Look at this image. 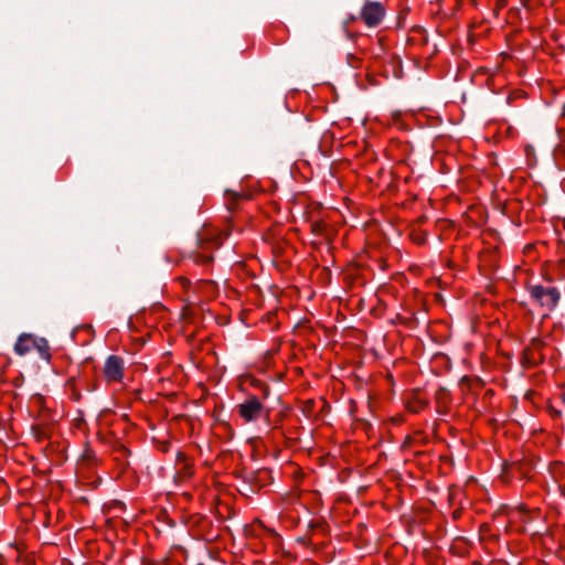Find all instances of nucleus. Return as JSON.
I'll return each instance as SVG.
<instances>
[{"mask_svg": "<svg viewBox=\"0 0 565 565\" xmlns=\"http://www.w3.org/2000/svg\"><path fill=\"white\" fill-rule=\"evenodd\" d=\"M73 398H74V401H78L81 398V395L76 393V394H74Z\"/></svg>", "mask_w": 565, "mask_h": 565, "instance_id": "2eb2a0df", "label": "nucleus"}, {"mask_svg": "<svg viewBox=\"0 0 565 565\" xmlns=\"http://www.w3.org/2000/svg\"><path fill=\"white\" fill-rule=\"evenodd\" d=\"M103 374L108 383H119L124 379L125 362L118 355H109L104 364Z\"/></svg>", "mask_w": 565, "mask_h": 565, "instance_id": "423d86ee", "label": "nucleus"}, {"mask_svg": "<svg viewBox=\"0 0 565 565\" xmlns=\"http://www.w3.org/2000/svg\"><path fill=\"white\" fill-rule=\"evenodd\" d=\"M530 299L541 308L544 316L555 310L561 300V291L555 286H543L541 284H529L525 287Z\"/></svg>", "mask_w": 565, "mask_h": 565, "instance_id": "f03ea898", "label": "nucleus"}, {"mask_svg": "<svg viewBox=\"0 0 565 565\" xmlns=\"http://www.w3.org/2000/svg\"><path fill=\"white\" fill-rule=\"evenodd\" d=\"M194 473V462L185 452L179 451L175 458V478L180 481L190 479Z\"/></svg>", "mask_w": 565, "mask_h": 565, "instance_id": "0eeeda50", "label": "nucleus"}, {"mask_svg": "<svg viewBox=\"0 0 565 565\" xmlns=\"http://www.w3.org/2000/svg\"><path fill=\"white\" fill-rule=\"evenodd\" d=\"M228 235V231L204 226L199 233L198 250L191 254L190 259L196 265L206 266L212 264L214 259L213 252L222 245Z\"/></svg>", "mask_w": 565, "mask_h": 565, "instance_id": "f257e3e1", "label": "nucleus"}, {"mask_svg": "<svg viewBox=\"0 0 565 565\" xmlns=\"http://www.w3.org/2000/svg\"><path fill=\"white\" fill-rule=\"evenodd\" d=\"M412 437L407 436L403 443V447L406 448L411 445Z\"/></svg>", "mask_w": 565, "mask_h": 565, "instance_id": "f8f14e48", "label": "nucleus"}, {"mask_svg": "<svg viewBox=\"0 0 565 565\" xmlns=\"http://www.w3.org/2000/svg\"><path fill=\"white\" fill-rule=\"evenodd\" d=\"M547 412L553 418H558L562 416L561 411L554 407L553 405H547Z\"/></svg>", "mask_w": 565, "mask_h": 565, "instance_id": "9d476101", "label": "nucleus"}, {"mask_svg": "<svg viewBox=\"0 0 565 565\" xmlns=\"http://www.w3.org/2000/svg\"><path fill=\"white\" fill-rule=\"evenodd\" d=\"M236 412L244 423L256 422L262 417L269 419L270 413L256 395H249L242 403L237 404Z\"/></svg>", "mask_w": 565, "mask_h": 565, "instance_id": "39448f33", "label": "nucleus"}, {"mask_svg": "<svg viewBox=\"0 0 565 565\" xmlns=\"http://www.w3.org/2000/svg\"><path fill=\"white\" fill-rule=\"evenodd\" d=\"M35 350L39 356L46 361H51V347L45 338L36 337L32 333H21L14 344V352L20 355H26Z\"/></svg>", "mask_w": 565, "mask_h": 565, "instance_id": "20e7f679", "label": "nucleus"}, {"mask_svg": "<svg viewBox=\"0 0 565 565\" xmlns=\"http://www.w3.org/2000/svg\"><path fill=\"white\" fill-rule=\"evenodd\" d=\"M386 15V8L380 1L365 0L361 7L359 15L351 14L345 20V25H350L353 22L361 21L369 29L377 28L382 24Z\"/></svg>", "mask_w": 565, "mask_h": 565, "instance_id": "7ed1b4c3", "label": "nucleus"}, {"mask_svg": "<svg viewBox=\"0 0 565 565\" xmlns=\"http://www.w3.org/2000/svg\"><path fill=\"white\" fill-rule=\"evenodd\" d=\"M435 399L438 406V412L446 413L451 402L450 393L444 387H439L435 392Z\"/></svg>", "mask_w": 565, "mask_h": 565, "instance_id": "6e6552de", "label": "nucleus"}, {"mask_svg": "<svg viewBox=\"0 0 565 565\" xmlns=\"http://www.w3.org/2000/svg\"><path fill=\"white\" fill-rule=\"evenodd\" d=\"M177 280L183 286L188 287L190 285V280L184 276H179Z\"/></svg>", "mask_w": 565, "mask_h": 565, "instance_id": "9b49d317", "label": "nucleus"}, {"mask_svg": "<svg viewBox=\"0 0 565 565\" xmlns=\"http://www.w3.org/2000/svg\"><path fill=\"white\" fill-rule=\"evenodd\" d=\"M561 398H562V402L565 404V390L562 392Z\"/></svg>", "mask_w": 565, "mask_h": 565, "instance_id": "4468645a", "label": "nucleus"}, {"mask_svg": "<svg viewBox=\"0 0 565 565\" xmlns=\"http://www.w3.org/2000/svg\"><path fill=\"white\" fill-rule=\"evenodd\" d=\"M427 406V401L419 394H413L407 401V409L412 413H419Z\"/></svg>", "mask_w": 565, "mask_h": 565, "instance_id": "1a4fd4ad", "label": "nucleus"}, {"mask_svg": "<svg viewBox=\"0 0 565 565\" xmlns=\"http://www.w3.org/2000/svg\"><path fill=\"white\" fill-rule=\"evenodd\" d=\"M500 7H504L507 4L505 0H498Z\"/></svg>", "mask_w": 565, "mask_h": 565, "instance_id": "ddd939ff", "label": "nucleus"}]
</instances>
